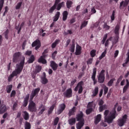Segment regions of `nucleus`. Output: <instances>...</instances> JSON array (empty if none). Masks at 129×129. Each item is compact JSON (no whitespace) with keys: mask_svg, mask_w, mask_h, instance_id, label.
<instances>
[{"mask_svg":"<svg viewBox=\"0 0 129 129\" xmlns=\"http://www.w3.org/2000/svg\"><path fill=\"white\" fill-rule=\"evenodd\" d=\"M25 64V57L23 58V59L21 60L20 64H16V69L15 71H13L12 74L10 75V76L8 78V81L11 82L15 76H17L18 74H20L24 68V66Z\"/></svg>","mask_w":129,"mask_h":129,"instance_id":"nucleus-1","label":"nucleus"},{"mask_svg":"<svg viewBox=\"0 0 129 129\" xmlns=\"http://www.w3.org/2000/svg\"><path fill=\"white\" fill-rule=\"evenodd\" d=\"M117 104L118 103H116V105L114 106V109L112 110V114H111V116L105 117V120H106L108 123H112L113 119L115 118L116 114V107Z\"/></svg>","mask_w":129,"mask_h":129,"instance_id":"nucleus-2","label":"nucleus"},{"mask_svg":"<svg viewBox=\"0 0 129 129\" xmlns=\"http://www.w3.org/2000/svg\"><path fill=\"white\" fill-rule=\"evenodd\" d=\"M49 50L48 48L44 50V52L42 53V55L38 59V62L40 63H42L43 64H46L47 63L46 60L45 58L48 55L46 54L48 53Z\"/></svg>","mask_w":129,"mask_h":129,"instance_id":"nucleus-3","label":"nucleus"},{"mask_svg":"<svg viewBox=\"0 0 129 129\" xmlns=\"http://www.w3.org/2000/svg\"><path fill=\"white\" fill-rule=\"evenodd\" d=\"M127 119V115L126 114H124L122 116L121 118H119L117 120V124L119 126H123L124 124L125 123L126 120Z\"/></svg>","mask_w":129,"mask_h":129,"instance_id":"nucleus-4","label":"nucleus"},{"mask_svg":"<svg viewBox=\"0 0 129 129\" xmlns=\"http://www.w3.org/2000/svg\"><path fill=\"white\" fill-rule=\"evenodd\" d=\"M105 71L104 70H102L101 73L99 74V76H98V82L101 84L103 83L105 81Z\"/></svg>","mask_w":129,"mask_h":129,"instance_id":"nucleus-5","label":"nucleus"},{"mask_svg":"<svg viewBox=\"0 0 129 129\" xmlns=\"http://www.w3.org/2000/svg\"><path fill=\"white\" fill-rule=\"evenodd\" d=\"M84 85V82L83 81H81L80 82L76 87L75 89V91L76 92L78 91V93L79 94H81L83 92V86Z\"/></svg>","mask_w":129,"mask_h":129,"instance_id":"nucleus-6","label":"nucleus"},{"mask_svg":"<svg viewBox=\"0 0 129 129\" xmlns=\"http://www.w3.org/2000/svg\"><path fill=\"white\" fill-rule=\"evenodd\" d=\"M28 110L32 112H36L37 110L36 104L33 101H31L28 106Z\"/></svg>","mask_w":129,"mask_h":129,"instance_id":"nucleus-7","label":"nucleus"},{"mask_svg":"<svg viewBox=\"0 0 129 129\" xmlns=\"http://www.w3.org/2000/svg\"><path fill=\"white\" fill-rule=\"evenodd\" d=\"M21 53L20 52H16L13 58V61L15 63L18 62L20 60Z\"/></svg>","mask_w":129,"mask_h":129,"instance_id":"nucleus-8","label":"nucleus"},{"mask_svg":"<svg viewBox=\"0 0 129 129\" xmlns=\"http://www.w3.org/2000/svg\"><path fill=\"white\" fill-rule=\"evenodd\" d=\"M41 42L39 39H37L34 42H33L32 44V47H35V49L36 50H38V49L41 47Z\"/></svg>","mask_w":129,"mask_h":129,"instance_id":"nucleus-9","label":"nucleus"},{"mask_svg":"<svg viewBox=\"0 0 129 129\" xmlns=\"http://www.w3.org/2000/svg\"><path fill=\"white\" fill-rule=\"evenodd\" d=\"M119 29H120L119 25H116V27H115V30L114 31L115 34H116V38L115 39V40H116V42H115V44H116L118 41Z\"/></svg>","mask_w":129,"mask_h":129,"instance_id":"nucleus-10","label":"nucleus"},{"mask_svg":"<svg viewBox=\"0 0 129 129\" xmlns=\"http://www.w3.org/2000/svg\"><path fill=\"white\" fill-rule=\"evenodd\" d=\"M63 96L64 97L71 98L72 97L73 91L71 88H70L66 90L63 93Z\"/></svg>","mask_w":129,"mask_h":129,"instance_id":"nucleus-11","label":"nucleus"},{"mask_svg":"<svg viewBox=\"0 0 129 129\" xmlns=\"http://www.w3.org/2000/svg\"><path fill=\"white\" fill-rule=\"evenodd\" d=\"M66 105L64 103L61 104L58 106V110L57 111V114H61L63 111L65 109Z\"/></svg>","mask_w":129,"mask_h":129,"instance_id":"nucleus-12","label":"nucleus"},{"mask_svg":"<svg viewBox=\"0 0 129 129\" xmlns=\"http://www.w3.org/2000/svg\"><path fill=\"white\" fill-rule=\"evenodd\" d=\"M96 68H95L93 69V75H92V80L94 81V85H95L97 83V81L96 80Z\"/></svg>","mask_w":129,"mask_h":129,"instance_id":"nucleus-13","label":"nucleus"},{"mask_svg":"<svg viewBox=\"0 0 129 129\" xmlns=\"http://www.w3.org/2000/svg\"><path fill=\"white\" fill-rule=\"evenodd\" d=\"M76 118L78 121H84L83 112L81 111L80 113L78 114Z\"/></svg>","mask_w":129,"mask_h":129,"instance_id":"nucleus-14","label":"nucleus"},{"mask_svg":"<svg viewBox=\"0 0 129 129\" xmlns=\"http://www.w3.org/2000/svg\"><path fill=\"white\" fill-rule=\"evenodd\" d=\"M40 89L38 88L35 89L34 91H33L30 96V99L32 100L36 95L38 94V93L40 91Z\"/></svg>","mask_w":129,"mask_h":129,"instance_id":"nucleus-15","label":"nucleus"},{"mask_svg":"<svg viewBox=\"0 0 129 129\" xmlns=\"http://www.w3.org/2000/svg\"><path fill=\"white\" fill-rule=\"evenodd\" d=\"M92 103L93 102H89L88 103V107H90L88 109L86 110V113L88 115L90 114L93 111V108H92L93 106Z\"/></svg>","mask_w":129,"mask_h":129,"instance_id":"nucleus-16","label":"nucleus"},{"mask_svg":"<svg viewBox=\"0 0 129 129\" xmlns=\"http://www.w3.org/2000/svg\"><path fill=\"white\" fill-rule=\"evenodd\" d=\"M39 109H41L39 112L38 113V115H40L43 114V112L46 110V106L43 104H41L39 107Z\"/></svg>","mask_w":129,"mask_h":129,"instance_id":"nucleus-17","label":"nucleus"},{"mask_svg":"<svg viewBox=\"0 0 129 129\" xmlns=\"http://www.w3.org/2000/svg\"><path fill=\"white\" fill-rule=\"evenodd\" d=\"M82 53V47L79 44L77 45L75 54L76 55H80Z\"/></svg>","mask_w":129,"mask_h":129,"instance_id":"nucleus-18","label":"nucleus"},{"mask_svg":"<svg viewBox=\"0 0 129 129\" xmlns=\"http://www.w3.org/2000/svg\"><path fill=\"white\" fill-rule=\"evenodd\" d=\"M8 109V107L5 105H1L0 107V114H2L6 112Z\"/></svg>","mask_w":129,"mask_h":129,"instance_id":"nucleus-19","label":"nucleus"},{"mask_svg":"<svg viewBox=\"0 0 129 129\" xmlns=\"http://www.w3.org/2000/svg\"><path fill=\"white\" fill-rule=\"evenodd\" d=\"M76 110L77 108L75 106L73 107V108L70 109L68 113L69 116L70 117V116H72V115H74L75 114Z\"/></svg>","mask_w":129,"mask_h":129,"instance_id":"nucleus-20","label":"nucleus"},{"mask_svg":"<svg viewBox=\"0 0 129 129\" xmlns=\"http://www.w3.org/2000/svg\"><path fill=\"white\" fill-rule=\"evenodd\" d=\"M50 67L52 68L53 71H55L58 68V64L54 61H50Z\"/></svg>","mask_w":129,"mask_h":129,"instance_id":"nucleus-21","label":"nucleus"},{"mask_svg":"<svg viewBox=\"0 0 129 129\" xmlns=\"http://www.w3.org/2000/svg\"><path fill=\"white\" fill-rule=\"evenodd\" d=\"M29 96H30V94H28L26 96L25 98H24V100L23 101V106L24 107H26L27 105H28V101L29 99Z\"/></svg>","mask_w":129,"mask_h":129,"instance_id":"nucleus-22","label":"nucleus"},{"mask_svg":"<svg viewBox=\"0 0 129 129\" xmlns=\"http://www.w3.org/2000/svg\"><path fill=\"white\" fill-rule=\"evenodd\" d=\"M101 120V114H98L96 118H95V124H98L99 122Z\"/></svg>","mask_w":129,"mask_h":129,"instance_id":"nucleus-23","label":"nucleus"},{"mask_svg":"<svg viewBox=\"0 0 129 129\" xmlns=\"http://www.w3.org/2000/svg\"><path fill=\"white\" fill-rule=\"evenodd\" d=\"M84 125V121H79V122L76 124V127L77 129H81Z\"/></svg>","mask_w":129,"mask_h":129,"instance_id":"nucleus-24","label":"nucleus"},{"mask_svg":"<svg viewBox=\"0 0 129 129\" xmlns=\"http://www.w3.org/2000/svg\"><path fill=\"white\" fill-rule=\"evenodd\" d=\"M99 91V87L97 86H96L95 87V89H94V91H93V94H92V97H95L97 95Z\"/></svg>","mask_w":129,"mask_h":129,"instance_id":"nucleus-25","label":"nucleus"},{"mask_svg":"<svg viewBox=\"0 0 129 129\" xmlns=\"http://www.w3.org/2000/svg\"><path fill=\"white\" fill-rule=\"evenodd\" d=\"M23 113H24V114L23 115V116L24 118V120H28V119L29 118V113L26 111H23Z\"/></svg>","mask_w":129,"mask_h":129,"instance_id":"nucleus-26","label":"nucleus"},{"mask_svg":"<svg viewBox=\"0 0 129 129\" xmlns=\"http://www.w3.org/2000/svg\"><path fill=\"white\" fill-rule=\"evenodd\" d=\"M60 15V13L59 12H57L55 16L53 17V21L56 22L58 19Z\"/></svg>","mask_w":129,"mask_h":129,"instance_id":"nucleus-27","label":"nucleus"},{"mask_svg":"<svg viewBox=\"0 0 129 129\" xmlns=\"http://www.w3.org/2000/svg\"><path fill=\"white\" fill-rule=\"evenodd\" d=\"M68 15H69L68 12L67 11L63 12L62 14V16H63L62 20L63 21H66L67 20Z\"/></svg>","mask_w":129,"mask_h":129,"instance_id":"nucleus-28","label":"nucleus"},{"mask_svg":"<svg viewBox=\"0 0 129 129\" xmlns=\"http://www.w3.org/2000/svg\"><path fill=\"white\" fill-rule=\"evenodd\" d=\"M60 42V40L56 39L54 43H53L51 45V47L52 49H54L56 47V45L59 44Z\"/></svg>","mask_w":129,"mask_h":129,"instance_id":"nucleus-29","label":"nucleus"},{"mask_svg":"<svg viewBox=\"0 0 129 129\" xmlns=\"http://www.w3.org/2000/svg\"><path fill=\"white\" fill-rule=\"evenodd\" d=\"M64 7V3L62 2L59 3L56 7V10L57 11H60L62 7Z\"/></svg>","mask_w":129,"mask_h":129,"instance_id":"nucleus-30","label":"nucleus"},{"mask_svg":"<svg viewBox=\"0 0 129 129\" xmlns=\"http://www.w3.org/2000/svg\"><path fill=\"white\" fill-rule=\"evenodd\" d=\"M76 120L75 118H72L69 120V123L71 125H73L76 123Z\"/></svg>","mask_w":129,"mask_h":129,"instance_id":"nucleus-31","label":"nucleus"},{"mask_svg":"<svg viewBox=\"0 0 129 129\" xmlns=\"http://www.w3.org/2000/svg\"><path fill=\"white\" fill-rule=\"evenodd\" d=\"M107 108V106L106 104L100 106L99 107V111L100 112H102L104 110Z\"/></svg>","mask_w":129,"mask_h":129,"instance_id":"nucleus-32","label":"nucleus"},{"mask_svg":"<svg viewBox=\"0 0 129 129\" xmlns=\"http://www.w3.org/2000/svg\"><path fill=\"white\" fill-rule=\"evenodd\" d=\"M127 55V57L126 58V60L124 63L122 64V67H125L126 66V64L128 63V62H129V50L126 54Z\"/></svg>","mask_w":129,"mask_h":129,"instance_id":"nucleus-33","label":"nucleus"},{"mask_svg":"<svg viewBox=\"0 0 129 129\" xmlns=\"http://www.w3.org/2000/svg\"><path fill=\"white\" fill-rule=\"evenodd\" d=\"M128 4V3L127 2L124 3L123 1L121 2L120 3L119 9H121L122 6L123 7H126V6H127Z\"/></svg>","mask_w":129,"mask_h":129,"instance_id":"nucleus-34","label":"nucleus"},{"mask_svg":"<svg viewBox=\"0 0 129 129\" xmlns=\"http://www.w3.org/2000/svg\"><path fill=\"white\" fill-rule=\"evenodd\" d=\"M88 24V21H84L82 23V25L80 27V29L82 30L83 28H85L87 26Z\"/></svg>","mask_w":129,"mask_h":129,"instance_id":"nucleus-35","label":"nucleus"},{"mask_svg":"<svg viewBox=\"0 0 129 129\" xmlns=\"http://www.w3.org/2000/svg\"><path fill=\"white\" fill-rule=\"evenodd\" d=\"M56 9V7L55 6H53L52 7L50 8V9L48 11V13L49 14H52L53 12L55 11V10Z\"/></svg>","mask_w":129,"mask_h":129,"instance_id":"nucleus-36","label":"nucleus"},{"mask_svg":"<svg viewBox=\"0 0 129 129\" xmlns=\"http://www.w3.org/2000/svg\"><path fill=\"white\" fill-rule=\"evenodd\" d=\"M34 60H35V57L33 55H32L31 56L30 58L28 60V62L29 63H32L34 62Z\"/></svg>","mask_w":129,"mask_h":129,"instance_id":"nucleus-37","label":"nucleus"},{"mask_svg":"<svg viewBox=\"0 0 129 129\" xmlns=\"http://www.w3.org/2000/svg\"><path fill=\"white\" fill-rule=\"evenodd\" d=\"M73 3L71 1H68L67 2V7L68 9H70L72 7Z\"/></svg>","mask_w":129,"mask_h":129,"instance_id":"nucleus-38","label":"nucleus"},{"mask_svg":"<svg viewBox=\"0 0 129 129\" xmlns=\"http://www.w3.org/2000/svg\"><path fill=\"white\" fill-rule=\"evenodd\" d=\"M115 11H113L112 12V15H111V22H112L115 20Z\"/></svg>","mask_w":129,"mask_h":129,"instance_id":"nucleus-39","label":"nucleus"},{"mask_svg":"<svg viewBox=\"0 0 129 129\" xmlns=\"http://www.w3.org/2000/svg\"><path fill=\"white\" fill-rule=\"evenodd\" d=\"M48 82V81L46 78H41V83L45 85Z\"/></svg>","mask_w":129,"mask_h":129,"instance_id":"nucleus-40","label":"nucleus"},{"mask_svg":"<svg viewBox=\"0 0 129 129\" xmlns=\"http://www.w3.org/2000/svg\"><path fill=\"white\" fill-rule=\"evenodd\" d=\"M55 106V104H53L50 107V108H49V110L48 111V113L49 115H50L52 112V111L53 110Z\"/></svg>","mask_w":129,"mask_h":129,"instance_id":"nucleus-41","label":"nucleus"},{"mask_svg":"<svg viewBox=\"0 0 129 129\" xmlns=\"http://www.w3.org/2000/svg\"><path fill=\"white\" fill-rule=\"evenodd\" d=\"M106 53H107L106 50H105V51H104L102 53V54H101V56L99 57V59L101 60L103 58H104L106 56Z\"/></svg>","mask_w":129,"mask_h":129,"instance_id":"nucleus-42","label":"nucleus"},{"mask_svg":"<svg viewBox=\"0 0 129 129\" xmlns=\"http://www.w3.org/2000/svg\"><path fill=\"white\" fill-rule=\"evenodd\" d=\"M96 53V50L95 49H93L91 51V52H90V54L91 55V56L92 57H94L95 56Z\"/></svg>","mask_w":129,"mask_h":129,"instance_id":"nucleus-43","label":"nucleus"},{"mask_svg":"<svg viewBox=\"0 0 129 129\" xmlns=\"http://www.w3.org/2000/svg\"><path fill=\"white\" fill-rule=\"evenodd\" d=\"M13 86L12 85H10L8 86L7 88V92L8 93H10L12 89Z\"/></svg>","mask_w":129,"mask_h":129,"instance_id":"nucleus-44","label":"nucleus"},{"mask_svg":"<svg viewBox=\"0 0 129 129\" xmlns=\"http://www.w3.org/2000/svg\"><path fill=\"white\" fill-rule=\"evenodd\" d=\"M108 34H105L104 35V37H103V40H102V44H104L105 43V41H106V39L107 38Z\"/></svg>","mask_w":129,"mask_h":129,"instance_id":"nucleus-45","label":"nucleus"},{"mask_svg":"<svg viewBox=\"0 0 129 129\" xmlns=\"http://www.w3.org/2000/svg\"><path fill=\"white\" fill-rule=\"evenodd\" d=\"M115 80V79H112L109 80V82H108V86L109 87H111L112 86V84H113L114 81Z\"/></svg>","mask_w":129,"mask_h":129,"instance_id":"nucleus-46","label":"nucleus"},{"mask_svg":"<svg viewBox=\"0 0 129 129\" xmlns=\"http://www.w3.org/2000/svg\"><path fill=\"white\" fill-rule=\"evenodd\" d=\"M59 120V118L58 117H56L54 120V124L53 125H57L58 121Z\"/></svg>","mask_w":129,"mask_h":129,"instance_id":"nucleus-47","label":"nucleus"},{"mask_svg":"<svg viewBox=\"0 0 129 129\" xmlns=\"http://www.w3.org/2000/svg\"><path fill=\"white\" fill-rule=\"evenodd\" d=\"M4 0H0V13L3 8Z\"/></svg>","mask_w":129,"mask_h":129,"instance_id":"nucleus-48","label":"nucleus"},{"mask_svg":"<svg viewBox=\"0 0 129 129\" xmlns=\"http://www.w3.org/2000/svg\"><path fill=\"white\" fill-rule=\"evenodd\" d=\"M70 50L71 52L73 53L75 50V46L71 45V47L70 48Z\"/></svg>","mask_w":129,"mask_h":129,"instance_id":"nucleus-49","label":"nucleus"},{"mask_svg":"<svg viewBox=\"0 0 129 129\" xmlns=\"http://www.w3.org/2000/svg\"><path fill=\"white\" fill-rule=\"evenodd\" d=\"M129 88V86H127V85H125L123 88V89H122V93H124L126 92V91L128 90Z\"/></svg>","mask_w":129,"mask_h":129,"instance_id":"nucleus-50","label":"nucleus"},{"mask_svg":"<svg viewBox=\"0 0 129 129\" xmlns=\"http://www.w3.org/2000/svg\"><path fill=\"white\" fill-rule=\"evenodd\" d=\"M64 35H69V34H70V35L73 34V32H72V30H68L67 31V32L64 31Z\"/></svg>","mask_w":129,"mask_h":129,"instance_id":"nucleus-51","label":"nucleus"},{"mask_svg":"<svg viewBox=\"0 0 129 129\" xmlns=\"http://www.w3.org/2000/svg\"><path fill=\"white\" fill-rule=\"evenodd\" d=\"M22 4H23L22 2L19 3L16 7V9L19 10L20 9L21 7L22 6Z\"/></svg>","mask_w":129,"mask_h":129,"instance_id":"nucleus-52","label":"nucleus"},{"mask_svg":"<svg viewBox=\"0 0 129 129\" xmlns=\"http://www.w3.org/2000/svg\"><path fill=\"white\" fill-rule=\"evenodd\" d=\"M57 53V51H55L54 52L52 53V54L51 55V57L53 59H55V56H56Z\"/></svg>","mask_w":129,"mask_h":129,"instance_id":"nucleus-53","label":"nucleus"},{"mask_svg":"<svg viewBox=\"0 0 129 129\" xmlns=\"http://www.w3.org/2000/svg\"><path fill=\"white\" fill-rule=\"evenodd\" d=\"M9 31L8 29H7L4 33L5 34V38L8 40L9 37H8V34H9Z\"/></svg>","mask_w":129,"mask_h":129,"instance_id":"nucleus-54","label":"nucleus"},{"mask_svg":"<svg viewBox=\"0 0 129 129\" xmlns=\"http://www.w3.org/2000/svg\"><path fill=\"white\" fill-rule=\"evenodd\" d=\"M42 69V67L40 66H37L36 69V72L37 73H39Z\"/></svg>","mask_w":129,"mask_h":129,"instance_id":"nucleus-55","label":"nucleus"},{"mask_svg":"<svg viewBox=\"0 0 129 129\" xmlns=\"http://www.w3.org/2000/svg\"><path fill=\"white\" fill-rule=\"evenodd\" d=\"M31 128V124L29 122H27L25 126V129H30Z\"/></svg>","mask_w":129,"mask_h":129,"instance_id":"nucleus-56","label":"nucleus"},{"mask_svg":"<svg viewBox=\"0 0 129 129\" xmlns=\"http://www.w3.org/2000/svg\"><path fill=\"white\" fill-rule=\"evenodd\" d=\"M122 76H119V77L117 80V83H116V84L117 85L119 84L120 82L122 80Z\"/></svg>","mask_w":129,"mask_h":129,"instance_id":"nucleus-57","label":"nucleus"},{"mask_svg":"<svg viewBox=\"0 0 129 129\" xmlns=\"http://www.w3.org/2000/svg\"><path fill=\"white\" fill-rule=\"evenodd\" d=\"M108 91V88L106 86H105L104 88V95H106Z\"/></svg>","mask_w":129,"mask_h":129,"instance_id":"nucleus-58","label":"nucleus"},{"mask_svg":"<svg viewBox=\"0 0 129 129\" xmlns=\"http://www.w3.org/2000/svg\"><path fill=\"white\" fill-rule=\"evenodd\" d=\"M93 58H90L87 61V64H91L92 63Z\"/></svg>","mask_w":129,"mask_h":129,"instance_id":"nucleus-59","label":"nucleus"},{"mask_svg":"<svg viewBox=\"0 0 129 129\" xmlns=\"http://www.w3.org/2000/svg\"><path fill=\"white\" fill-rule=\"evenodd\" d=\"M60 2V0H55L53 6L57 8V6L59 4Z\"/></svg>","mask_w":129,"mask_h":129,"instance_id":"nucleus-60","label":"nucleus"},{"mask_svg":"<svg viewBox=\"0 0 129 129\" xmlns=\"http://www.w3.org/2000/svg\"><path fill=\"white\" fill-rule=\"evenodd\" d=\"M104 102L103 100L101 99L100 101H99V102L98 103V104H99V106H102L103 105Z\"/></svg>","mask_w":129,"mask_h":129,"instance_id":"nucleus-61","label":"nucleus"},{"mask_svg":"<svg viewBox=\"0 0 129 129\" xmlns=\"http://www.w3.org/2000/svg\"><path fill=\"white\" fill-rule=\"evenodd\" d=\"M110 27L108 26L106 23H105L104 25V28L106 29V30H108L110 29Z\"/></svg>","mask_w":129,"mask_h":129,"instance_id":"nucleus-62","label":"nucleus"},{"mask_svg":"<svg viewBox=\"0 0 129 129\" xmlns=\"http://www.w3.org/2000/svg\"><path fill=\"white\" fill-rule=\"evenodd\" d=\"M31 54H32V51H30V50H27V51L25 52V55H26L30 56V55H31Z\"/></svg>","mask_w":129,"mask_h":129,"instance_id":"nucleus-63","label":"nucleus"},{"mask_svg":"<svg viewBox=\"0 0 129 129\" xmlns=\"http://www.w3.org/2000/svg\"><path fill=\"white\" fill-rule=\"evenodd\" d=\"M16 94L15 90H13L11 94V97H14Z\"/></svg>","mask_w":129,"mask_h":129,"instance_id":"nucleus-64","label":"nucleus"}]
</instances>
